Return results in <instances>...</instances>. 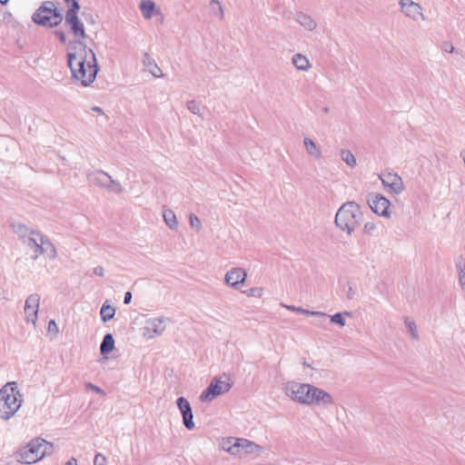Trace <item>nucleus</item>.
<instances>
[{
  "label": "nucleus",
  "mask_w": 465,
  "mask_h": 465,
  "mask_svg": "<svg viewBox=\"0 0 465 465\" xmlns=\"http://www.w3.org/2000/svg\"><path fill=\"white\" fill-rule=\"evenodd\" d=\"M67 64L74 81L84 87L91 85L99 71L94 52L84 42L73 41L67 50Z\"/></svg>",
  "instance_id": "f257e3e1"
},
{
  "label": "nucleus",
  "mask_w": 465,
  "mask_h": 465,
  "mask_svg": "<svg viewBox=\"0 0 465 465\" xmlns=\"http://www.w3.org/2000/svg\"><path fill=\"white\" fill-rule=\"evenodd\" d=\"M15 232L22 240L23 244L31 252L34 260L41 256L49 260H55L58 255L57 249L53 242L41 232L25 224H17Z\"/></svg>",
  "instance_id": "f03ea898"
},
{
  "label": "nucleus",
  "mask_w": 465,
  "mask_h": 465,
  "mask_svg": "<svg viewBox=\"0 0 465 465\" xmlns=\"http://www.w3.org/2000/svg\"><path fill=\"white\" fill-rule=\"evenodd\" d=\"M218 449L240 460L256 459L264 452V448L256 442L246 438L233 436L220 438Z\"/></svg>",
  "instance_id": "7ed1b4c3"
},
{
  "label": "nucleus",
  "mask_w": 465,
  "mask_h": 465,
  "mask_svg": "<svg viewBox=\"0 0 465 465\" xmlns=\"http://www.w3.org/2000/svg\"><path fill=\"white\" fill-rule=\"evenodd\" d=\"M24 402V395L16 381L6 382L0 389V420L6 421L15 416Z\"/></svg>",
  "instance_id": "20e7f679"
},
{
  "label": "nucleus",
  "mask_w": 465,
  "mask_h": 465,
  "mask_svg": "<svg viewBox=\"0 0 465 465\" xmlns=\"http://www.w3.org/2000/svg\"><path fill=\"white\" fill-rule=\"evenodd\" d=\"M363 213L359 203L349 201L341 204L335 214V225L343 232L351 235L361 224Z\"/></svg>",
  "instance_id": "39448f33"
},
{
  "label": "nucleus",
  "mask_w": 465,
  "mask_h": 465,
  "mask_svg": "<svg viewBox=\"0 0 465 465\" xmlns=\"http://www.w3.org/2000/svg\"><path fill=\"white\" fill-rule=\"evenodd\" d=\"M53 444L42 438H35L21 446L15 453L16 461L23 464H34L52 454Z\"/></svg>",
  "instance_id": "423d86ee"
},
{
  "label": "nucleus",
  "mask_w": 465,
  "mask_h": 465,
  "mask_svg": "<svg viewBox=\"0 0 465 465\" xmlns=\"http://www.w3.org/2000/svg\"><path fill=\"white\" fill-rule=\"evenodd\" d=\"M232 387L231 378L220 376L213 378L208 387L200 394L199 401L203 403L211 402L215 398L227 393Z\"/></svg>",
  "instance_id": "0eeeda50"
},
{
  "label": "nucleus",
  "mask_w": 465,
  "mask_h": 465,
  "mask_svg": "<svg viewBox=\"0 0 465 465\" xmlns=\"http://www.w3.org/2000/svg\"><path fill=\"white\" fill-rule=\"evenodd\" d=\"M62 19V15L52 1L45 2L33 15V20L36 24L47 27L56 26Z\"/></svg>",
  "instance_id": "6e6552de"
},
{
  "label": "nucleus",
  "mask_w": 465,
  "mask_h": 465,
  "mask_svg": "<svg viewBox=\"0 0 465 465\" xmlns=\"http://www.w3.org/2000/svg\"><path fill=\"white\" fill-rule=\"evenodd\" d=\"M308 390L304 406L327 409L334 404V397L326 390L312 383Z\"/></svg>",
  "instance_id": "1a4fd4ad"
},
{
  "label": "nucleus",
  "mask_w": 465,
  "mask_h": 465,
  "mask_svg": "<svg viewBox=\"0 0 465 465\" xmlns=\"http://www.w3.org/2000/svg\"><path fill=\"white\" fill-rule=\"evenodd\" d=\"M89 180L94 185L115 194H120L124 192V187L121 183L114 179L110 174L102 170H96L89 173Z\"/></svg>",
  "instance_id": "9d476101"
},
{
  "label": "nucleus",
  "mask_w": 465,
  "mask_h": 465,
  "mask_svg": "<svg viewBox=\"0 0 465 465\" xmlns=\"http://www.w3.org/2000/svg\"><path fill=\"white\" fill-rule=\"evenodd\" d=\"M71 1L72 5L65 14V23L74 36V41L83 42V40L86 38V34L84 23L77 16V12L80 9V5L76 0Z\"/></svg>",
  "instance_id": "9b49d317"
},
{
  "label": "nucleus",
  "mask_w": 465,
  "mask_h": 465,
  "mask_svg": "<svg viewBox=\"0 0 465 465\" xmlns=\"http://www.w3.org/2000/svg\"><path fill=\"white\" fill-rule=\"evenodd\" d=\"M311 383L297 381H288L282 384L284 395L292 401L304 406Z\"/></svg>",
  "instance_id": "f8f14e48"
},
{
  "label": "nucleus",
  "mask_w": 465,
  "mask_h": 465,
  "mask_svg": "<svg viewBox=\"0 0 465 465\" xmlns=\"http://www.w3.org/2000/svg\"><path fill=\"white\" fill-rule=\"evenodd\" d=\"M384 190L389 194L400 195L405 190V184L402 178L391 170L384 171L378 174Z\"/></svg>",
  "instance_id": "ddd939ff"
},
{
  "label": "nucleus",
  "mask_w": 465,
  "mask_h": 465,
  "mask_svg": "<svg viewBox=\"0 0 465 465\" xmlns=\"http://www.w3.org/2000/svg\"><path fill=\"white\" fill-rule=\"evenodd\" d=\"M399 9L406 19L414 23L426 20L423 8L418 2L413 0H399Z\"/></svg>",
  "instance_id": "4468645a"
},
{
  "label": "nucleus",
  "mask_w": 465,
  "mask_h": 465,
  "mask_svg": "<svg viewBox=\"0 0 465 465\" xmlns=\"http://www.w3.org/2000/svg\"><path fill=\"white\" fill-rule=\"evenodd\" d=\"M168 319L165 317L149 318L143 327L142 335L146 340L161 336L166 330Z\"/></svg>",
  "instance_id": "2eb2a0df"
},
{
  "label": "nucleus",
  "mask_w": 465,
  "mask_h": 465,
  "mask_svg": "<svg viewBox=\"0 0 465 465\" xmlns=\"http://www.w3.org/2000/svg\"><path fill=\"white\" fill-rule=\"evenodd\" d=\"M368 205L379 217L389 219L391 216V202L381 193H372L368 198Z\"/></svg>",
  "instance_id": "dca6fc26"
},
{
  "label": "nucleus",
  "mask_w": 465,
  "mask_h": 465,
  "mask_svg": "<svg viewBox=\"0 0 465 465\" xmlns=\"http://www.w3.org/2000/svg\"><path fill=\"white\" fill-rule=\"evenodd\" d=\"M40 300L41 298L39 294L32 293L26 297L25 302V321L27 323H31L34 327H36L37 325Z\"/></svg>",
  "instance_id": "f3484780"
},
{
  "label": "nucleus",
  "mask_w": 465,
  "mask_h": 465,
  "mask_svg": "<svg viewBox=\"0 0 465 465\" xmlns=\"http://www.w3.org/2000/svg\"><path fill=\"white\" fill-rule=\"evenodd\" d=\"M247 271L242 267H232L224 274V283L232 289L239 290L247 279Z\"/></svg>",
  "instance_id": "a211bd4d"
},
{
  "label": "nucleus",
  "mask_w": 465,
  "mask_h": 465,
  "mask_svg": "<svg viewBox=\"0 0 465 465\" xmlns=\"http://www.w3.org/2000/svg\"><path fill=\"white\" fill-rule=\"evenodd\" d=\"M176 406L182 415L184 427L192 430L195 428L193 421V413L189 401L184 397H179L176 400Z\"/></svg>",
  "instance_id": "6ab92c4d"
},
{
  "label": "nucleus",
  "mask_w": 465,
  "mask_h": 465,
  "mask_svg": "<svg viewBox=\"0 0 465 465\" xmlns=\"http://www.w3.org/2000/svg\"><path fill=\"white\" fill-rule=\"evenodd\" d=\"M139 8L143 17L146 20L153 18L154 15H159L161 21L163 20L161 11L156 7L155 3L152 0H143L139 5Z\"/></svg>",
  "instance_id": "aec40b11"
},
{
  "label": "nucleus",
  "mask_w": 465,
  "mask_h": 465,
  "mask_svg": "<svg viewBox=\"0 0 465 465\" xmlns=\"http://www.w3.org/2000/svg\"><path fill=\"white\" fill-rule=\"evenodd\" d=\"M295 21L308 32L316 30L318 26L316 20L312 15L304 12H297L295 15Z\"/></svg>",
  "instance_id": "412c9836"
},
{
  "label": "nucleus",
  "mask_w": 465,
  "mask_h": 465,
  "mask_svg": "<svg viewBox=\"0 0 465 465\" xmlns=\"http://www.w3.org/2000/svg\"><path fill=\"white\" fill-rule=\"evenodd\" d=\"M292 64L294 66V68L299 72L307 73L309 72L312 64L309 58L301 53H296L292 56Z\"/></svg>",
  "instance_id": "4be33fe9"
},
{
  "label": "nucleus",
  "mask_w": 465,
  "mask_h": 465,
  "mask_svg": "<svg viewBox=\"0 0 465 465\" xmlns=\"http://www.w3.org/2000/svg\"><path fill=\"white\" fill-rule=\"evenodd\" d=\"M303 147L306 153L314 160H321L322 158V151L319 144H317L312 138L304 137L302 140Z\"/></svg>",
  "instance_id": "5701e85b"
},
{
  "label": "nucleus",
  "mask_w": 465,
  "mask_h": 465,
  "mask_svg": "<svg viewBox=\"0 0 465 465\" xmlns=\"http://www.w3.org/2000/svg\"><path fill=\"white\" fill-rule=\"evenodd\" d=\"M162 216L165 225L171 231H177L179 227V223L175 213L168 207L163 206L162 210Z\"/></svg>",
  "instance_id": "b1692460"
},
{
  "label": "nucleus",
  "mask_w": 465,
  "mask_h": 465,
  "mask_svg": "<svg viewBox=\"0 0 465 465\" xmlns=\"http://www.w3.org/2000/svg\"><path fill=\"white\" fill-rule=\"evenodd\" d=\"M143 64L146 71H148L155 78H161L163 76L162 69L159 67L155 60L152 58L149 54H146L144 55Z\"/></svg>",
  "instance_id": "393cba45"
},
{
  "label": "nucleus",
  "mask_w": 465,
  "mask_h": 465,
  "mask_svg": "<svg viewBox=\"0 0 465 465\" xmlns=\"http://www.w3.org/2000/svg\"><path fill=\"white\" fill-rule=\"evenodd\" d=\"M209 14L219 20L224 18V10L222 3L219 0H209L208 4Z\"/></svg>",
  "instance_id": "a878e982"
},
{
  "label": "nucleus",
  "mask_w": 465,
  "mask_h": 465,
  "mask_svg": "<svg viewBox=\"0 0 465 465\" xmlns=\"http://www.w3.org/2000/svg\"><path fill=\"white\" fill-rule=\"evenodd\" d=\"M115 315V308L110 303L109 301H105L100 310V316L103 322L111 321Z\"/></svg>",
  "instance_id": "bb28decb"
},
{
  "label": "nucleus",
  "mask_w": 465,
  "mask_h": 465,
  "mask_svg": "<svg viewBox=\"0 0 465 465\" xmlns=\"http://www.w3.org/2000/svg\"><path fill=\"white\" fill-rule=\"evenodd\" d=\"M281 306L286 308L287 310H289L291 312L304 314V315L318 316V317H326L327 316V314L322 312L309 311V310L303 309L302 307H296L293 305H287L284 303H281Z\"/></svg>",
  "instance_id": "cd10ccee"
},
{
  "label": "nucleus",
  "mask_w": 465,
  "mask_h": 465,
  "mask_svg": "<svg viewBox=\"0 0 465 465\" xmlns=\"http://www.w3.org/2000/svg\"><path fill=\"white\" fill-rule=\"evenodd\" d=\"M114 349V339L111 333L104 335L103 341L100 345V351L103 355L112 352Z\"/></svg>",
  "instance_id": "c85d7f7f"
},
{
  "label": "nucleus",
  "mask_w": 465,
  "mask_h": 465,
  "mask_svg": "<svg viewBox=\"0 0 465 465\" xmlns=\"http://www.w3.org/2000/svg\"><path fill=\"white\" fill-rule=\"evenodd\" d=\"M339 154L341 161L344 162L348 167H350L351 169L356 167L357 159L355 155L351 153V151H350L349 149H341Z\"/></svg>",
  "instance_id": "c756f323"
},
{
  "label": "nucleus",
  "mask_w": 465,
  "mask_h": 465,
  "mask_svg": "<svg viewBox=\"0 0 465 465\" xmlns=\"http://www.w3.org/2000/svg\"><path fill=\"white\" fill-rule=\"evenodd\" d=\"M186 109L195 114V115H198V116H203V107L202 106V104L195 101V100H189L186 102Z\"/></svg>",
  "instance_id": "7c9ffc66"
},
{
  "label": "nucleus",
  "mask_w": 465,
  "mask_h": 465,
  "mask_svg": "<svg viewBox=\"0 0 465 465\" xmlns=\"http://www.w3.org/2000/svg\"><path fill=\"white\" fill-rule=\"evenodd\" d=\"M351 316V312H338L330 317L331 322L333 324H337L340 327H344L346 325V317Z\"/></svg>",
  "instance_id": "2f4dec72"
},
{
  "label": "nucleus",
  "mask_w": 465,
  "mask_h": 465,
  "mask_svg": "<svg viewBox=\"0 0 465 465\" xmlns=\"http://www.w3.org/2000/svg\"><path fill=\"white\" fill-rule=\"evenodd\" d=\"M459 283L462 292L465 294V263L460 262L457 264Z\"/></svg>",
  "instance_id": "473e14b6"
},
{
  "label": "nucleus",
  "mask_w": 465,
  "mask_h": 465,
  "mask_svg": "<svg viewBox=\"0 0 465 465\" xmlns=\"http://www.w3.org/2000/svg\"><path fill=\"white\" fill-rule=\"evenodd\" d=\"M243 293L248 297L261 299L264 295V289L262 287L255 286L244 291Z\"/></svg>",
  "instance_id": "72a5a7b5"
},
{
  "label": "nucleus",
  "mask_w": 465,
  "mask_h": 465,
  "mask_svg": "<svg viewBox=\"0 0 465 465\" xmlns=\"http://www.w3.org/2000/svg\"><path fill=\"white\" fill-rule=\"evenodd\" d=\"M188 218L190 227L199 232L203 229V224L199 217L194 213H190Z\"/></svg>",
  "instance_id": "f704fd0d"
},
{
  "label": "nucleus",
  "mask_w": 465,
  "mask_h": 465,
  "mask_svg": "<svg viewBox=\"0 0 465 465\" xmlns=\"http://www.w3.org/2000/svg\"><path fill=\"white\" fill-rule=\"evenodd\" d=\"M405 327L407 329V331L411 335V337L414 340H417L419 338V332L417 329L416 323L411 320H406L405 321Z\"/></svg>",
  "instance_id": "c9c22d12"
},
{
  "label": "nucleus",
  "mask_w": 465,
  "mask_h": 465,
  "mask_svg": "<svg viewBox=\"0 0 465 465\" xmlns=\"http://www.w3.org/2000/svg\"><path fill=\"white\" fill-rule=\"evenodd\" d=\"M362 230H363V233H365L367 235H371L376 232L377 225L374 222L369 221L364 223Z\"/></svg>",
  "instance_id": "e433bc0d"
},
{
  "label": "nucleus",
  "mask_w": 465,
  "mask_h": 465,
  "mask_svg": "<svg viewBox=\"0 0 465 465\" xmlns=\"http://www.w3.org/2000/svg\"><path fill=\"white\" fill-rule=\"evenodd\" d=\"M47 331L53 336L56 337L59 333V328L54 320H50L47 325Z\"/></svg>",
  "instance_id": "4c0bfd02"
},
{
  "label": "nucleus",
  "mask_w": 465,
  "mask_h": 465,
  "mask_svg": "<svg viewBox=\"0 0 465 465\" xmlns=\"http://www.w3.org/2000/svg\"><path fill=\"white\" fill-rule=\"evenodd\" d=\"M84 387H85L86 390L92 391H94V392H95L97 394H100L102 396L105 395L104 390H102L100 387H98L97 385H95V384H94L92 382H86L84 384Z\"/></svg>",
  "instance_id": "58836bf2"
},
{
  "label": "nucleus",
  "mask_w": 465,
  "mask_h": 465,
  "mask_svg": "<svg viewBox=\"0 0 465 465\" xmlns=\"http://www.w3.org/2000/svg\"><path fill=\"white\" fill-rule=\"evenodd\" d=\"M106 457L102 453H97L94 459V465H106Z\"/></svg>",
  "instance_id": "ea45409f"
},
{
  "label": "nucleus",
  "mask_w": 465,
  "mask_h": 465,
  "mask_svg": "<svg viewBox=\"0 0 465 465\" xmlns=\"http://www.w3.org/2000/svg\"><path fill=\"white\" fill-rule=\"evenodd\" d=\"M442 51L443 52H446V53H449V54H452L455 52V47L454 45L450 43V42H444L442 44Z\"/></svg>",
  "instance_id": "a19ab883"
},
{
  "label": "nucleus",
  "mask_w": 465,
  "mask_h": 465,
  "mask_svg": "<svg viewBox=\"0 0 465 465\" xmlns=\"http://www.w3.org/2000/svg\"><path fill=\"white\" fill-rule=\"evenodd\" d=\"M131 299H132V293L130 292H126L124 294V302L125 304H128V303H130Z\"/></svg>",
  "instance_id": "79ce46f5"
},
{
  "label": "nucleus",
  "mask_w": 465,
  "mask_h": 465,
  "mask_svg": "<svg viewBox=\"0 0 465 465\" xmlns=\"http://www.w3.org/2000/svg\"><path fill=\"white\" fill-rule=\"evenodd\" d=\"M94 272L99 276H103L104 275V269L102 267H96L94 270Z\"/></svg>",
  "instance_id": "37998d69"
},
{
  "label": "nucleus",
  "mask_w": 465,
  "mask_h": 465,
  "mask_svg": "<svg viewBox=\"0 0 465 465\" xmlns=\"http://www.w3.org/2000/svg\"><path fill=\"white\" fill-rule=\"evenodd\" d=\"M64 465H78L75 458H71Z\"/></svg>",
  "instance_id": "c03bdc74"
},
{
  "label": "nucleus",
  "mask_w": 465,
  "mask_h": 465,
  "mask_svg": "<svg viewBox=\"0 0 465 465\" xmlns=\"http://www.w3.org/2000/svg\"><path fill=\"white\" fill-rule=\"evenodd\" d=\"M13 19L12 15L10 13H5L4 15V20L8 23Z\"/></svg>",
  "instance_id": "a18cd8bd"
},
{
  "label": "nucleus",
  "mask_w": 465,
  "mask_h": 465,
  "mask_svg": "<svg viewBox=\"0 0 465 465\" xmlns=\"http://www.w3.org/2000/svg\"><path fill=\"white\" fill-rule=\"evenodd\" d=\"M92 110H93L94 112L97 113V114H104L103 109H102V108H100V107H97V106L93 107V108H92Z\"/></svg>",
  "instance_id": "49530a36"
},
{
  "label": "nucleus",
  "mask_w": 465,
  "mask_h": 465,
  "mask_svg": "<svg viewBox=\"0 0 465 465\" xmlns=\"http://www.w3.org/2000/svg\"><path fill=\"white\" fill-rule=\"evenodd\" d=\"M60 39H61L62 42H64V43L65 42V35H64V33L60 34Z\"/></svg>",
  "instance_id": "de8ad7c7"
},
{
  "label": "nucleus",
  "mask_w": 465,
  "mask_h": 465,
  "mask_svg": "<svg viewBox=\"0 0 465 465\" xmlns=\"http://www.w3.org/2000/svg\"><path fill=\"white\" fill-rule=\"evenodd\" d=\"M8 1H9V0H0V3H1L2 5H5Z\"/></svg>",
  "instance_id": "09e8293b"
},
{
  "label": "nucleus",
  "mask_w": 465,
  "mask_h": 465,
  "mask_svg": "<svg viewBox=\"0 0 465 465\" xmlns=\"http://www.w3.org/2000/svg\"><path fill=\"white\" fill-rule=\"evenodd\" d=\"M67 2H69L70 0H66Z\"/></svg>",
  "instance_id": "8fccbe9b"
}]
</instances>
